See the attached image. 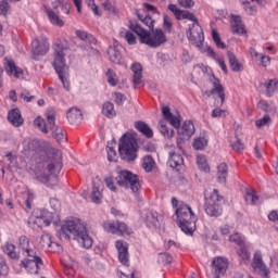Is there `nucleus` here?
Returning a JSON list of instances; mask_svg holds the SVG:
<instances>
[{"label": "nucleus", "mask_w": 278, "mask_h": 278, "mask_svg": "<svg viewBox=\"0 0 278 278\" xmlns=\"http://www.w3.org/2000/svg\"><path fill=\"white\" fill-rule=\"evenodd\" d=\"M90 199L92 203H96L97 205L101 204V202L103 201V193H101L97 186L92 187Z\"/></svg>", "instance_id": "nucleus-42"}, {"label": "nucleus", "mask_w": 278, "mask_h": 278, "mask_svg": "<svg viewBox=\"0 0 278 278\" xmlns=\"http://www.w3.org/2000/svg\"><path fill=\"white\" fill-rule=\"evenodd\" d=\"M9 273H10V267H8V264L0 262V276L7 277Z\"/></svg>", "instance_id": "nucleus-64"}, {"label": "nucleus", "mask_w": 278, "mask_h": 278, "mask_svg": "<svg viewBox=\"0 0 278 278\" xmlns=\"http://www.w3.org/2000/svg\"><path fill=\"white\" fill-rule=\"evenodd\" d=\"M103 229L108 233H115L116 236H131L134 233V230L121 220L104 222Z\"/></svg>", "instance_id": "nucleus-10"}, {"label": "nucleus", "mask_w": 278, "mask_h": 278, "mask_svg": "<svg viewBox=\"0 0 278 278\" xmlns=\"http://www.w3.org/2000/svg\"><path fill=\"white\" fill-rule=\"evenodd\" d=\"M66 116L71 125H79V123L84 121V114H81V110L76 108L70 109Z\"/></svg>", "instance_id": "nucleus-26"}, {"label": "nucleus", "mask_w": 278, "mask_h": 278, "mask_svg": "<svg viewBox=\"0 0 278 278\" xmlns=\"http://www.w3.org/2000/svg\"><path fill=\"white\" fill-rule=\"evenodd\" d=\"M47 123L50 127V130L54 129L58 127V125H55V114L50 113L47 115Z\"/></svg>", "instance_id": "nucleus-60"}, {"label": "nucleus", "mask_w": 278, "mask_h": 278, "mask_svg": "<svg viewBox=\"0 0 278 278\" xmlns=\"http://www.w3.org/2000/svg\"><path fill=\"white\" fill-rule=\"evenodd\" d=\"M137 16H138L139 21H141V23H143V25L149 27V29H153L155 20H153V17L151 15L137 12Z\"/></svg>", "instance_id": "nucleus-41"}, {"label": "nucleus", "mask_w": 278, "mask_h": 278, "mask_svg": "<svg viewBox=\"0 0 278 278\" xmlns=\"http://www.w3.org/2000/svg\"><path fill=\"white\" fill-rule=\"evenodd\" d=\"M131 71L134 73L132 84L135 88H140V84H142V65L140 63H134Z\"/></svg>", "instance_id": "nucleus-30"}, {"label": "nucleus", "mask_w": 278, "mask_h": 278, "mask_svg": "<svg viewBox=\"0 0 278 278\" xmlns=\"http://www.w3.org/2000/svg\"><path fill=\"white\" fill-rule=\"evenodd\" d=\"M119 36H121V38H125V40L128 45H136L137 43L136 35H134V33H131L130 30H127L125 28H121Z\"/></svg>", "instance_id": "nucleus-39"}, {"label": "nucleus", "mask_w": 278, "mask_h": 278, "mask_svg": "<svg viewBox=\"0 0 278 278\" xmlns=\"http://www.w3.org/2000/svg\"><path fill=\"white\" fill-rule=\"evenodd\" d=\"M142 218L149 229H156L160 227V219H157V212L155 211H144L142 213Z\"/></svg>", "instance_id": "nucleus-19"}, {"label": "nucleus", "mask_w": 278, "mask_h": 278, "mask_svg": "<svg viewBox=\"0 0 278 278\" xmlns=\"http://www.w3.org/2000/svg\"><path fill=\"white\" fill-rule=\"evenodd\" d=\"M39 245L41 249H45L46 251H52L53 253H60V251H62V245H60L58 242H53L51 235L49 233H43L40 237Z\"/></svg>", "instance_id": "nucleus-16"}, {"label": "nucleus", "mask_w": 278, "mask_h": 278, "mask_svg": "<svg viewBox=\"0 0 278 278\" xmlns=\"http://www.w3.org/2000/svg\"><path fill=\"white\" fill-rule=\"evenodd\" d=\"M60 240H76L83 249H92V237L88 233V228L81 219L72 218L58 226Z\"/></svg>", "instance_id": "nucleus-2"}, {"label": "nucleus", "mask_w": 278, "mask_h": 278, "mask_svg": "<svg viewBox=\"0 0 278 278\" xmlns=\"http://www.w3.org/2000/svg\"><path fill=\"white\" fill-rule=\"evenodd\" d=\"M229 240L237 244L238 247L244 245V240L240 237V233H235L229 237Z\"/></svg>", "instance_id": "nucleus-54"}, {"label": "nucleus", "mask_w": 278, "mask_h": 278, "mask_svg": "<svg viewBox=\"0 0 278 278\" xmlns=\"http://www.w3.org/2000/svg\"><path fill=\"white\" fill-rule=\"evenodd\" d=\"M169 12H172L177 21H192V23H199L197 15L190 11H182L180 10L177 4H169L168 7Z\"/></svg>", "instance_id": "nucleus-13"}, {"label": "nucleus", "mask_w": 278, "mask_h": 278, "mask_svg": "<svg viewBox=\"0 0 278 278\" xmlns=\"http://www.w3.org/2000/svg\"><path fill=\"white\" fill-rule=\"evenodd\" d=\"M159 131L162 134L164 138L170 139L175 136V130L174 129H168L166 126V122L164 119H161L159 122Z\"/></svg>", "instance_id": "nucleus-36"}, {"label": "nucleus", "mask_w": 278, "mask_h": 278, "mask_svg": "<svg viewBox=\"0 0 278 278\" xmlns=\"http://www.w3.org/2000/svg\"><path fill=\"white\" fill-rule=\"evenodd\" d=\"M268 220L275 223V229L278 231V211H271L268 215Z\"/></svg>", "instance_id": "nucleus-61"}, {"label": "nucleus", "mask_w": 278, "mask_h": 278, "mask_svg": "<svg viewBox=\"0 0 278 278\" xmlns=\"http://www.w3.org/2000/svg\"><path fill=\"white\" fill-rule=\"evenodd\" d=\"M20 249L23 253V255H25V257H36V249H34V247H31V243L29 242V238H27L26 236H21L20 237Z\"/></svg>", "instance_id": "nucleus-17"}, {"label": "nucleus", "mask_w": 278, "mask_h": 278, "mask_svg": "<svg viewBox=\"0 0 278 278\" xmlns=\"http://www.w3.org/2000/svg\"><path fill=\"white\" fill-rule=\"evenodd\" d=\"M43 9L52 25H55L56 27H64V21L60 17V11H55L48 5H43Z\"/></svg>", "instance_id": "nucleus-21"}, {"label": "nucleus", "mask_w": 278, "mask_h": 278, "mask_svg": "<svg viewBox=\"0 0 278 278\" xmlns=\"http://www.w3.org/2000/svg\"><path fill=\"white\" fill-rule=\"evenodd\" d=\"M118 151L122 160L134 162L138 157V141L131 134H125L119 141Z\"/></svg>", "instance_id": "nucleus-6"}, {"label": "nucleus", "mask_w": 278, "mask_h": 278, "mask_svg": "<svg viewBox=\"0 0 278 278\" xmlns=\"http://www.w3.org/2000/svg\"><path fill=\"white\" fill-rule=\"evenodd\" d=\"M278 81L277 80H269L267 84L266 90H267V97H273V92L277 90Z\"/></svg>", "instance_id": "nucleus-53"}, {"label": "nucleus", "mask_w": 278, "mask_h": 278, "mask_svg": "<svg viewBox=\"0 0 278 278\" xmlns=\"http://www.w3.org/2000/svg\"><path fill=\"white\" fill-rule=\"evenodd\" d=\"M227 177H229V166L226 163H220L217 166V181L219 184H227Z\"/></svg>", "instance_id": "nucleus-33"}, {"label": "nucleus", "mask_w": 278, "mask_h": 278, "mask_svg": "<svg viewBox=\"0 0 278 278\" xmlns=\"http://www.w3.org/2000/svg\"><path fill=\"white\" fill-rule=\"evenodd\" d=\"M11 11L10 2L8 0H0V16H8Z\"/></svg>", "instance_id": "nucleus-46"}, {"label": "nucleus", "mask_w": 278, "mask_h": 278, "mask_svg": "<svg viewBox=\"0 0 278 278\" xmlns=\"http://www.w3.org/2000/svg\"><path fill=\"white\" fill-rule=\"evenodd\" d=\"M227 60L230 66V71H232L233 73H240L241 71H243L242 63L238 61V58L232 51L227 52Z\"/></svg>", "instance_id": "nucleus-31"}, {"label": "nucleus", "mask_w": 278, "mask_h": 278, "mask_svg": "<svg viewBox=\"0 0 278 278\" xmlns=\"http://www.w3.org/2000/svg\"><path fill=\"white\" fill-rule=\"evenodd\" d=\"M114 97V101L116 103V105H123V103H125V94L121 93V92H115L113 93Z\"/></svg>", "instance_id": "nucleus-62"}, {"label": "nucleus", "mask_w": 278, "mask_h": 278, "mask_svg": "<svg viewBox=\"0 0 278 278\" xmlns=\"http://www.w3.org/2000/svg\"><path fill=\"white\" fill-rule=\"evenodd\" d=\"M237 253L243 262H249V260H251V253H249V251L247 250V247L244 245H241L237 251Z\"/></svg>", "instance_id": "nucleus-49"}, {"label": "nucleus", "mask_w": 278, "mask_h": 278, "mask_svg": "<svg viewBox=\"0 0 278 278\" xmlns=\"http://www.w3.org/2000/svg\"><path fill=\"white\" fill-rule=\"evenodd\" d=\"M34 223L35 225H38V227H42V225H45V227H49L51 223H53V225H58V217H55V214L43 208L40 211L39 216L35 218Z\"/></svg>", "instance_id": "nucleus-15"}, {"label": "nucleus", "mask_w": 278, "mask_h": 278, "mask_svg": "<svg viewBox=\"0 0 278 278\" xmlns=\"http://www.w3.org/2000/svg\"><path fill=\"white\" fill-rule=\"evenodd\" d=\"M227 268H229L227 258L218 256L212 261V273L214 277H225Z\"/></svg>", "instance_id": "nucleus-14"}, {"label": "nucleus", "mask_w": 278, "mask_h": 278, "mask_svg": "<svg viewBox=\"0 0 278 278\" xmlns=\"http://www.w3.org/2000/svg\"><path fill=\"white\" fill-rule=\"evenodd\" d=\"M168 164L170 168H176V170H179L181 166H184V156L178 153H169Z\"/></svg>", "instance_id": "nucleus-32"}, {"label": "nucleus", "mask_w": 278, "mask_h": 278, "mask_svg": "<svg viewBox=\"0 0 278 278\" xmlns=\"http://www.w3.org/2000/svg\"><path fill=\"white\" fill-rule=\"evenodd\" d=\"M197 164L200 170H204V173L210 172V165H207V159L203 154H199L197 156Z\"/></svg>", "instance_id": "nucleus-43"}, {"label": "nucleus", "mask_w": 278, "mask_h": 278, "mask_svg": "<svg viewBox=\"0 0 278 278\" xmlns=\"http://www.w3.org/2000/svg\"><path fill=\"white\" fill-rule=\"evenodd\" d=\"M105 184H106V187L110 188V190L112 192H116V186H118V176L117 177H114V176H108L105 178Z\"/></svg>", "instance_id": "nucleus-44"}, {"label": "nucleus", "mask_w": 278, "mask_h": 278, "mask_svg": "<svg viewBox=\"0 0 278 278\" xmlns=\"http://www.w3.org/2000/svg\"><path fill=\"white\" fill-rule=\"evenodd\" d=\"M33 47V60H38V55H47L49 53V39L41 37L34 39L31 42Z\"/></svg>", "instance_id": "nucleus-12"}, {"label": "nucleus", "mask_w": 278, "mask_h": 278, "mask_svg": "<svg viewBox=\"0 0 278 278\" xmlns=\"http://www.w3.org/2000/svg\"><path fill=\"white\" fill-rule=\"evenodd\" d=\"M178 3L181 8H186L187 10L194 8V2L192 0H178Z\"/></svg>", "instance_id": "nucleus-63"}, {"label": "nucleus", "mask_w": 278, "mask_h": 278, "mask_svg": "<svg viewBox=\"0 0 278 278\" xmlns=\"http://www.w3.org/2000/svg\"><path fill=\"white\" fill-rule=\"evenodd\" d=\"M102 114L106 118H114L116 116V110H114V103L104 102L102 105Z\"/></svg>", "instance_id": "nucleus-37"}, {"label": "nucleus", "mask_w": 278, "mask_h": 278, "mask_svg": "<svg viewBox=\"0 0 278 278\" xmlns=\"http://www.w3.org/2000/svg\"><path fill=\"white\" fill-rule=\"evenodd\" d=\"M115 247L118 251V260L123 266H129V248L123 241H116Z\"/></svg>", "instance_id": "nucleus-18"}, {"label": "nucleus", "mask_w": 278, "mask_h": 278, "mask_svg": "<svg viewBox=\"0 0 278 278\" xmlns=\"http://www.w3.org/2000/svg\"><path fill=\"white\" fill-rule=\"evenodd\" d=\"M163 27L166 31H173V22H170V17L168 15H164L163 17Z\"/></svg>", "instance_id": "nucleus-58"}, {"label": "nucleus", "mask_w": 278, "mask_h": 278, "mask_svg": "<svg viewBox=\"0 0 278 278\" xmlns=\"http://www.w3.org/2000/svg\"><path fill=\"white\" fill-rule=\"evenodd\" d=\"M34 125L35 127H38V129H40V131H42V134H49V128H47V123L45 122V119L42 117H37L34 121Z\"/></svg>", "instance_id": "nucleus-47"}, {"label": "nucleus", "mask_w": 278, "mask_h": 278, "mask_svg": "<svg viewBox=\"0 0 278 278\" xmlns=\"http://www.w3.org/2000/svg\"><path fill=\"white\" fill-rule=\"evenodd\" d=\"M207 147V139L204 137H199L193 142V148L197 149V151H203Z\"/></svg>", "instance_id": "nucleus-48"}, {"label": "nucleus", "mask_w": 278, "mask_h": 278, "mask_svg": "<svg viewBox=\"0 0 278 278\" xmlns=\"http://www.w3.org/2000/svg\"><path fill=\"white\" fill-rule=\"evenodd\" d=\"M62 152L60 150H53L52 155L47 161L36 166V179L48 188H54L59 184L58 177L62 170Z\"/></svg>", "instance_id": "nucleus-1"}, {"label": "nucleus", "mask_w": 278, "mask_h": 278, "mask_svg": "<svg viewBox=\"0 0 278 278\" xmlns=\"http://www.w3.org/2000/svg\"><path fill=\"white\" fill-rule=\"evenodd\" d=\"M121 49H123L122 46H113L108 49V55L113 64H121V61L123 60Z\"/></svg>", "instance_id": "nucleus-29"}, {"label": "nucleus", "mask_w": 278, "mask_h": 278, "mask_svg": "<svg viewBox=\"0 0 278 278\" xmlns=\"http://www.w3.org/2000/svg\"><path fill=\"white\" fill-rule=\"evenodd\" d=\"M2 250L3 253H5L11 260H18V257H21V255L16 253V245H14L13 243L7 242L2 247Z\"/></svg>", "instance_id": "nucleus-35"}, {"label": "nucleus", "mask_w": 278, "mask_h": 278, "mask_svg": "<svg viewBox=\"0 0 278 278\" xmlns=\"http://www.w3.org/2000/svg\"><path fill=\"white\" fill-rule=\"evenodd\" d=\"M230 146L237 153H240V151H244V142H242V140H240V138L238 137H236L235 141H231Z\"/></svg>", "instance_id": "nucleus-50"}, {"label": "nucleus", "mask_w": 278, "mask_h": 278, "mask_svg": "<svg viewBox=\"0 0 278 278\" xmlns=\"http://www.w3.org/2000/svg\"><path fill=\"white\" fill-rule=\"evenodd\" d=\"M21 99H23V101H26V103H31V101H34V99H36V96H31V93H29V91L27 90H23L20 94Z\"/></svg>", "instance_id": "nucleus-56"}, {"label": "nucleus", "mask_w": 278, "mask_h": 278, "mask_svg": "<svg viewBox=\"0 0 278 278\" xmlns=\"http://www.w3.org/2000/svg\"><path fill=\"white\" fill-rule=\"evenodd\" d=\"M203 28L198 23H193L192 27L189 29L188 39L190 42H202L203 40Z\"/></svg>", "instance_id": "nucleus-25"}, {"label": "nucleus", "mask_w": 278, "mask_h": 278, "mask_svg": "<svg viewBox=\"0 0 278 278\" xmlns=\"http://www.w3.org/2000/svg\"><path fill=\"white\" fill-rule=\"evenodd\" d=\"M223 197L218 194L217 189H213L211 192H205L204 210L207 216H214L218 218L223 214V206H220Z\"/></svg>", "instance_id": "nucleus-7"}, {"label": "nucleus", "mask_w": 278, "mask_h": 278, "mask_svg": "<svg viewBox=\"0 0 278 278\" xmlns=\"http://www.w3.org/2000/svg\"><path fill=\"white\" fill-rule=\"evenodd\" d=\"M270 123H271L270 115H265L261 119H257L255 122V125L256 127H267L268 125H270Z\"/></svg>", "instance_id": "nucleus-52"}, {"label": "nucleus", "mask_w": 278, "mask_h": 278, "mask_svg": "<svg viewBox=\"0 0 278 278\" xmlns=\"http://www.w3.org/2000/svg\"><path fill=\"white\" fill-rule=\"evenodd\" d=\"M4 70L8 73V75H13V77H21L23 75V70L16 67L14 64V61L11 59L4 58Z\"/></svg>", "instance_id": "nucleus-27"}, {"label": "nucleus", "mask_w": 278, "mask_h": 278, "mask_svg": "<svg viewBox=\"0 0 278 278\" xmlns=\"http://www.w3.org/2000/svg\"><path fill=\"white\" fill-rule=\"evenodd\" d=\"M252 267L254 270H257L262 277L268 278L269 270L266 268V264H264V261L262 260V254L255 253L252 262Z\"/></svg>", "instance_id": "nucleus-20"}, {"label": "nucleus", "mask_w": 278, "mask_h": 278, "mask_svg": "<svg viewBox=\"0 0 278 278\" xmlns=\"http://www.w3.org/2000/svg\"><path fill=\"white\" fill-rule=\"evenodd\" d=\"M212 38H213V41L215 42L217 49H227V45H225V42H223V40L220 39V35L218 34V31L216 29L212 30Z\"/></svg>", "instance_id": "nucleus-45"}, {"label": "nucleus", "mask_w": 278, "mask_h": 278, "mask_svg": "<svg viewBox=\"0 0 278 278\" xmlns=\"http://www.w3.org/2000/svg\"><path fill=\"white\" fill-rule=\"evenodd\" d=\"M142 168L146 170V173H151L153 168H155V160H153V156L146 155L142 160Z\"/></svg>", "instance_id": "nucleus-40"}, {"label": "nucleus", "mask_w": 278, "mask_h": 278, "mask_svg": "<svg viewBox=\"0 0 278 278\" xmlns=\"http://www.w3.org/2000/svg\"><path fill=\"white\" fill-rule=\"evenodd\" d=\"M76 36L83 42H86L87 49H92V45H97V38L86 30H76Z\"/></svg>", "instance_id": "nucleus-28"}, {"label": "nucleus", "mask_w": 278, "mask_h": 278, "mask_svg": "<svg viewBox=\"0 0 278 278\" xmlns=\"http://www.w3.org/2000/svg\"><path fill=\"white\" fill-rule=\"evenodd\" d=\"M212 81V90L215 94L220 99V108L225 104V87H223V84H220V79L216 78L215 75H213V78H211Z\"/></svg>", "instance_id": "nucleus-24"}, {"label": "nucleus", "mask_w": 278, "mask_h": 278, "mask_svg": "<svg viewBox=\"0 0 278 278\" xmlns=\"http://www.w3.org/2000/svg\"><path fill=\"white\" fill-rule=\"evenodd\" d=\"M53 62L52 66L59 76L60 81L63 84L65 90H71V81H68V66H66V47L62 43H54L53 46Z\"/></svg>", "instance_id": "nucleus-5"}, {"label": "nucleus", "mask_w": 278, "mask_h": 278, "mask_svg": "<svg viewBox=\"0 0 278 278\" xmlns=\"http://www.w3.org/2000/svg\"><path fill=\"white\" fill-rule=\"evenodd\" d=\"M117 185L121 186V188H130L131 192L136 195L142 190L140 178L129 170H121L118 173Z\"/></svg>", "instance_id": "nucleus-8"}, {"label": "nucleus", "mask_w": 278, "mask_h": 278, "mask_svg": "<svg viewBox=\"0 0 278 278\" xmlns=\"http://www.w3.org/2000/svg\"><path fill=\"white\" fill-rule=\"evenodd\" d=\"M106 77H108V83L110 84V86H116L118 84V79H116V73L112 70L109 68L106 71Z\"/></svg>", "instance_id": "nucleus-51"}, {"label": "nucleus", "mask_w": 278, "mask_h": 278, "mask_svg": "<svg viewBox=\"0 0 278 278\" xmlns=\"http://www.w3.org/2000/svg\"><path fill=\"white\" fill-rule=\"evenodd\" d=\"M27 257L28 258H24L21 261L20 266L22 268H25L27 273H30V275H38L40 268L45 266L42 258L38 256L37 252H35V256H27Z\"/></svg>", "instance_id": "nucleus-11"}, {"label": "nucleus", "mask_w": 278, "mask_h": 278, "mask_svg": "<svg viewBox=\"0 0 278 278\" xmlns=\"http://www.w3.org/2000/svg\"><path fill=\"white\" fill-rule=\"evenodd\" d=\"M173 207H176L175 215L177 217L176 223L180 227L181 231L187 236H192L197 230V216L192 212V207L188 204L180 203L176 198L172 199Z\"/></svg>", "instance_id": "nucleus-3"}, {"label": "nucleus", "mask_w": 278, "mask_h": 278, "mask_svg": "<svg viewBox=\"0 0 278 278\" xmlns=\"http://www.w3.org/2000/svg\"><path fill=\"white\" fill-rule=\"evenodd\" d=\"M135 128L139 130L142 136H146V138H153V129H151L147 123L142 121L136 122Z\"/></svg>", "instance_id": "nucleus-34"}, {"label": "nucleus", "mask_w": 278, "mask_h": 278, "mask_svg": "<svg viewBox=\"0 0 278 278\" xmlns=\"http://www.w3.org/2000/svg\"><path fill=\"white\" fill-rule=\"evenodd\" d=\"M8 121L13 127H22L25 123L23 115H21V110L12 109L8 112Z\"/></svg>", "instance_id": "nucleus-22"}, {"label": "nucleus", "mask_w": 278, "mask_h": 278, "mask_svg": "<svg viewBox=\"0 0 278 278\" xmlns=\"http://www.w3.org/2000/svg\"><path fill=\"white\" fill-rule=\"evenodd\" d=\"M168 123L170 124L172 127H175L176 129H179L180 125H181V119H179V117L172 115V117H169Z\"/></svg>", "instance_id": "nucleus-59"}, {"label": "nucleus", "mask_w": 278, "mask_h": 278, "mask_svg": "<svg viewBox=\"0 0 278 278\" xmlns=\"http://www.w3.org/2000/svg\"><path fill=\"white\" fill-rule=\"evenodd\" d=\"M244 199H245V203H248V205H255V203H257V201H260V197H257V191L251 190V189L245 190Z\"/></svg>", "instance_id": "nucleus-38"}, {"label": "nucleus", "mask_w": 278, "mask_h": 278, "mask_svg": "<svg viewBox=\"0 0 278 278\" xmlns=\"http://www.w3.org/2000/svg\"><path fill=\"white\" fill-rule=\"evenodd\" d=\"M177 134L176 144L179 151H184V144H186V141L190 140V138L194 136V124L192 121H186L180 128L178 127Z\"/></svg>", "instance_id": "nucleus-9"}, {"label": "nucleus", "mask_w": 278, "mask_h": 278, "mask_svg": "<svg viewBox=\"0 0 278 278\" xmlns=\"http://www.w3.org/2000/svg\"><path fill=\"white\" fill-rule=\"evenodd\" d=\"M230 27L232 34H238L239 36L247 34V29H244V24L242 23V17L239 15H231Z\"/></svg>", "instance_id": "nucleus-23"}, {"label": "nucleus", "mask_w": 278, "mask_h": 278, "mask_svg": "<svg viewBox=\"0 0 278 278\" xmlns=\"http://www.w3.org/2000/svg\"><path fill=\"white\" fill-rule=\"evenodd\" d=\"M211 116H212V118H220L222 116L225 118V116H227V111L217 108L212 111Z\"/></svg>", "instance_id": "nucleus-57"}, {"label": "nucleus", "mask_w": 278, "mask_h": 278, "mask_svg": "<svg viewBox=\"0 0 278 278\" xmlns=\"http://www.w3.org/2000/svg\"><path fill=\"white\" fill-rule=\"evenodd\" d=\"M87 5L93 12L94 16H101V12H99V7L94 3V0H87Z\"/></svg>", "instance_id": "nucleus-55"}, {"label": "nucleus", "mask_w": 278, "mask_h": 278, "mask_svg": "<svg viewBox=\"0 0 278 278\" xmlns=\"http://www.w3.org/2000/svg\"><path fill=\"white\" fill-rule=\"evenodd\" d=\"M129 30L137 34L141 45H147L152 49H157L162 45L166 43V34L162 28H152L151 31L142 28L138 22H129Z\"/></svg>", "instance_id": "nucleus-4"}]
</instances>
